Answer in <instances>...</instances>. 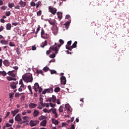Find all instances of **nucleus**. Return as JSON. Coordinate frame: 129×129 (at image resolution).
<instances>
[{"label":"nucleus","instance_id":"nucleus-1","mask_svg":"<svg viewBox=\"0 0 129 129\" xmlns=\"http://www.w3.org/2000/svg\"><path fill=\"white\" fill-rule=\"evenodd\" d=\"M57 43H55L54 45L51 46L49 48V49H50V50H52L53 51H55L54 53H52L49 55V57L50 58H55V57H56V54H58V51H59V50L58 49V48L57 47Z\"/></svg>","mask_w":129,"mask_h":129},{"label":"nucleus","instance_id":"nucleus-2","mask_svg":"<svg viewBox=\"0 0 129 129\" xmlns=\"http://www.w3.org/2000/svg\"><path fill=\"white\" fill-rule=\"evenodd\" d=\"M22 78L26 83L33 82V76L31 74L26 75L22 77Z\"/></svg>","mask_w":129,"mask_h":129},{"label":"nucleus","instance_id":"nucleus-3","mask_svg":"<svg viewBox=\"0 0 129 129\" xmlns=\"http://www.w3.org/2000/svg\"><path fill=\"white\" fill-rule=\"evenodd\" d=\"M15 119L16 121H18V123H20V124H22V123H24V122H26L25 121H23L22 119V118H21V116L20 115V114H18L15 116Z\"/></svg>","mask_w":129,"mask_h":129},{"label":"nucleus","instance_id":"nucleus-4","mask_svg":"<svg viewBox=\"0 0 129 129\" xmlns=\"http://www.w3.org/2000/svg\"><path fill=\"white\" fill-rule=\"evenodd\" d=\"M48 12H49V13H51L54 16L56 14V13H57V9L52 6H49L48 7Z\"/></svg>","mask_w":129,"mask_h":129},{"label":"nucleus","instance_id":"nucleus-5","mask_svg":"<svg viewBox=\"0 0 129 129\" xmlns=\"http://www.w3.org/2000/svg\"><path fill=\"white\" fill-rule=\"evenodd\" d=\"M38 123H39V121H38V120L34 121L33 120H31L29 122V125L32 127L33 126H36V125H37Z\"/></svg>","mask_w":129,"mask_h":129},{"label":"nucleus","instance_id":"nucleus-6","mask_svg":"<svg viewBox=\"0 0 129 129\" xmlns=\"http://www.w3.org/2000/svg\"><path fill=\"white\" fill-rule=\"evenodd\" d=\"M53 92V88H50L49 89H45L42 91V94H46V93H52Z\"/></svg>","mask_w":129,"mask_h":129},{"label":"nucleus","instance_id":"nucleus-7","mask_svg":"<svg viewBox=\"0 0 129 129\" xmlns=\"http://www.w3.org/2000/svg\"><path fill=\"white\" fill-rule=\"evenodd\" d=\"M68 45H66V48L68 50H70V51H72V48L70 46H71V44H72V41L70 40L67 42Z\"/></svg>","mask_w":129,"mask_h":129},{"label":"nucleus","instance_id":"nucleus-8","mask_svg":"<svg viewBox=\"0 0 129 129\" xmlns=\"http://www.w3.org/2000/svg\"><path fill=\"white\" fill-rule=\"evenodd\" d=\"M14 72H15V70L9 71L7 73V74L9 76H12L13 78H16V74L14 73Z\"/></svg>","mask_w":129,"mask_h":129},{"label":"nucleus","instance_id":"nucleus-9","mask_svg":"<svg viewBox=\"0 0 129 129\" xmlns=\"http://www.w3.org/2000/svg\"><path fill=\"white\" fill-rule=\"evenodd\" d=\"M60 81H61V84L65 85L66 84V82H67L66 77H65L64 76H62L60 78Z\"/></svg>","mask_w":129,"mask_h":129},{"label":"nucleus","instance_id":"nucleus-10","mask_svg":"<svg viewBox=\"0 0 129 129\" xmlns=\"http://www.w3.org/2000/svg\"><path fill=\"white\" fill-rule=\"evenodd\" d=\"M18 83V82H12V84L10 85L11 88H12V89H15V88H17V85Z\"/></svg>","mask_w":129,"mask_h":129},{"label":"nucleus","instance_id":"nucleus-11","mask_svg":"<svg viewBox=\"0 0 129 129\" xmlns=\"http://www.w3.org/2000/svg\"><path fill=\"white\" fill-rule=\"evenodd\" d=\"M52 32L54 35H57L58 33V28L57 27V25H55V26H54L52 28Z\"/></svg>","mask_w":129,"mask_h":129},{"label":"nucleus","instance_id":"nucleus-12","mask_svg":"<svg viewBox=\"0 0 129 129\" xmlns=\"http://www.w3.org/2000/svg\"><path fill=\"white\" fill-rule=\"evenodd\" d=\"M39 88H40V86H39V84L38 83H35L33 87V89H34V91L37 92Z\"/></svg>","mask_w":129,"mask_h":129},{"label":"nucleus","instance_id":"nucleus-13","mask_svg":"<svg viewBox=\"0 0 129 129\" xmlns=\"http://www.w3.org/2000/svg\"><path fill=\"white\" fill-rule=\"evenodd\" d=\"M38 105H37V104H35L34 103H30L29 105L28 106L29 107V108H35V107H37Z\"/></svg>","mask_w":129,"mask_h":129},{"label":"nucleus","instance_id":"nucleus-14","mask_svg":"<svg viewBox=\"0 0 129 129\" xmlns=\"http://www.w3.org/2000/svg\"><path fill=\"white\" fill-rule=\"evenodd\" d=\"M26 4L27 3L25 2H23L22 0H21L19 3V5L21 6V8H25V7H26Z\"/></svg>","mask_w":129,"mask_h":129},{"label":"nucleus","instance_id":"nucleus-15","mask_svg":"<svg viewBox=\"0 0 129 129\" xmlns=\"http://www.w3.org/2000/svg\"><path fill=\"white\" fill-rule=\"evenodd\" d=\"M6 30H7V31H11V30L12 29V24H11V23H8L6 24Z\"/></svg>","mask_w":129,"mask_h":129},{"label":"nucleus","instance_id":"nucleus-16","mask_svg":"<svg viewBox=\"0 0 129 129\" xmlns=\"http://www.w3.org/2000/svg\"><path fill=\"white\" fill-rule=\"evenodd\" d=\"M46 124H47V120L46 119L43 120L40 123V125H41V126H46Z\"/></svg>","mask_w":129,"mask_h":129},{"label":"nucleus","instance_id":"nucleus-17","mask_svg":"<svg viewBox=\"0 0 129 129\" xmlns=\"http://www.w3.org/2000/svg\"><path fill=\"white\" fill-rule=\"evenodd\" d=\"M51 121L53 124H55V125H57V124H59V121L58 120H56L55 119L52 118L51 119Z\"/></svg>","mask_w":129,"mask_h":129},{"label":"nucleus","instance_id":"nucleus-18","mask_svg":"<svg viewBox=\"0 0 129 129\" xmlns=\"http://www.w3.org/2000/svg\"><path fill=\"white\" fill-rule=\"evenodd\" d=\"M3 64H4L5 66H6V67H8V66H10V61L9 60L5 59L3 61Z\"/></svg>","mask_w":129,"mask_h":129},{"label":"nucleus","instance_id":"nucleus-19","mask_svg":"<svg viewBox=\"0 0 129 129\" xmlns=\"http://www.w3.org/2000/svg\"><path fill=\"white\" fill-rule=\"evenodd\" d=\"M19 111H20V109H16L14 110V111L12 110L11 111V113L13 114V116H15V115H16V114H17Z\"/></svg>","mask_w":129,"mask_h":129},{"label":"nucleus","instance_id":"nucleus-20","mask_svg":"<svg viewBox=\"0 0 129 129\" xmlns=\"http://www.w3.org/2000/svg\"><path fill=\"white\" fill-rule=\"evenodd\" d=\"M7 79L8 80V81H12L14 80V81H16L17 80V79L16 78H13L12 77H7Z\"/></svg>","mask_w":129,"mask_h":129},{"label":"nucleus","instance_id":"nucleus-21","mask_svg":"<svg viewBox=\"0 0 129 129\" xmlns=\"http://www.w3.org/2000/svg\"><path fill=\"white\" fill-rule=\"evenodd\" d=\"M69 122H70V120H68L67 122H62L61 123L62 125L60 127H63V126H66V125H68V124H69Z\"/></svg>","mask_w":129,"mask_h":129},{"label":"nucleus","instance_id":"nucleus-22","mask_svg":"<svg viewBox=\"0 0 129 129\" xmlns=\"http://www.w3.org/2000/svg\"><path fill=\"white\" fill-rule=\"evenodd\" d=\"M1 44H2L3 45H8L9 44V42L8 41L6 40H2L0 41Z\"/></svg>","mask_w":129,"mask_h":129},{"label":"nucleus","instance_id":"nucleus-23","mask_svg":"<svg viewBox=\"0 0 129 129\" xmlns=\"http://www.w3.org/2000/svg\"><path fill=\"white\" fill-rule=\"evenodd\" d=\"M39 113H40V112H38V110H34V112H33V116H34V117H36V116H37V115H38Z\"/></svg>","mask_w":129,"mask_h":129},{"label":"nucleus","instance_id":"nucleus-24","mask_svg":"<svg viewBox=\"0 0 129 129\" xmlns=\"http://www.w3.org/2000/svg\"><path fill=\"white\" fill-rule=\"evenodd\" d=\"M56 14L57 15L58 19H59V20H61V19H62V13L57 12Z\"/></svg>","mask_w":129,"mask_h":129},{"label":"nucleus","instance_id":"nucleus-25","mask_svg":"<svg viewBox=\"0 0 129 129\" xmlns=\"http://www.w3.org/2000/svg\"><path fill=\"white\" fill-rule=\"evenodd\" d=\"M49 98H51V101L52 102H55L56 100V96L55 95H52V97H50Z\"/></svg>","mask_w":129,"mask_h":129},{"label":"nucleus","instance_id":"nucleus-26","mask_svg":"<svg viewBox=\"0 0 129 129\" xmlns=\"http://www.w3.org/2000/svg\"><path fill=\"white\" fill-rule=\"evenodd\" d=\"M77 46V41H75V42L73 44V45L71 46V48L74 49V48H76Z\"/></svg>","mask_w":129,"mask_h":129},{"label":"nucleus","instance_id":"nucleus-27","mask_svg":"<svg viewBox=\"0 0 129 129\" xmlns=\"http://www.w3.org/2000/svg\"><path fill=\"white\" fill-rule=\"evenodd\" d=\"M65 109L68 110V111H70V105L69 104H66L64 106Z\"/></svg>","mask_w":129,"mask_h":129},{"label":"nucleus","instance_id":"nucleus-28","mask_svg":"<svg viewBox=\"0 0 129 129\" xmlns=\"http://www.w3.org/2000/svg\"><path fill=\"white\" fill-rule=\"evenodd\" d=\"M48 23L50 24V25H52L53 26V27H55V25L56 24L55 21H48Z\"/></svg>","mask_w":129,"mask_h":129},{"label":"nucleus","instance_id":"nucleus-29","mask_svg":"<svg viewBox=\"0 0 129 129\" xmlns=\"http://www.w3.org/2000/svg\"><path fill=\"white\" fill-rule=\"evenodd\" d=\"M2 75V76H7V73L5 71H0V76Z\"/></svg>","mask_w":129,"mask_h":129},{"label":"nucleus","instance_id":"nucleus-30","mask_svg":"<svg viewBox=\"0 0 129 129\" xmlns=\"http://www.w3.org/2000/svg\"><path fill=\"white\" fill-rule=\"evenodd\" d=\"M63 108H64V106H62V105L60 106V107L58 109V111L60 113L63 112Z\"/></svg>","mask_w":129,"mask_h":129},{"label":"nucleus","instance_id":"nucleus-31","mask_svg":"<svg viewBox=\"0 0 129 129\" xmlns=\"http://www.w3.org/2000/svg\"><path fill=\"white\" fill-rule=\"evenodd\" d=\"M45 107V105H44V104H41L39 103L38 106L37 107V108H38L39 109H42V108H43V107Z\"/></svg>","mask_w":129,"mask_h":129},{"label":"nucleus","instance_id":"nucleus-32","mask_svg":"<svg viewBox=\"0 0 129 129\" xmlns=\"http://www.w3.org/2000/svg\"><path fill=\"white\" fill-rule=\"evenodd\" d=\"M45 46H47V40H45L44 42H42L41 45V48H44Z\"/></svg>","mask_w":129,"mask_h":129},{"label":"nucleus","instance_id":"nucleus-33","mask_svg":"<svg viewBox=\"0 0 129 129\" xmlns=\"http://www.w3.org/2000/svg\"><path fill=\"white\" fill-rule=\"evenodd\" d=\"M41 5H42V2L39 1L38 2H37L36 4V9H38V8H39L40 6H41Z\"/></svg>","mask_w":129,"mask_h":129},{"label":"nucleus","instance_id":"nucleus-34","mask_svg":"<svg viewBox=\"0 0 129 129\" xmlns=\"http://www.w3.org/2000/svg\"><path fill=\"white\" fill-rule=\"evenodd\" d=\"M27 88H28L30 94L31 95H33V91H32V87H31V85H29L28 86Z\"/></svg>","mask_w":129,"mask_h":129},{"label":"nucleus","instance_id":"nucleus-35","mask_svg":"<svg viewBox=\"0 0 129 129\" xmlns=\"http://www.w3.org/2000/svg\"><path fill=\"white\" fill-rule=\"evenodd\" d=\"M14 6H15V4H14V3H9V4H8V7H9V8H10V9H12V8H14Z\"/></svg>","mask_w":129,"mask_h":129},{"label":"nucleus","instance_id":"nucleus-36","mask_svg":"<svg viewBox=\"0 0 129 129\" xmlns=\"http://www.w3.org/2000/svg\"><path fill=\"white\" fill-rule=\"evenodd\" d=\"M45 118H47L46 116L41 115L39 117V120H42V119H45Z\"/></svg>","mask_w":129,"mask_h":129},{"label":"nucleus","instance_id":"nucleus-37","mask_svg":"<svg viewBox=\"0 0 129 129\" xmlns=\"http://www.w3.org/2000/svg\"><path fill=\"white\" fill-rule=\"evenodd\" d=\"M69 25H70V22H66L64 24V26H66V29H68V27H69Z\"/></svg>","mask_w":129,"mask_h":129},{"label":"nucleus","instance_id":"nucleus-38","mask_svg":"<svg viewBox=\"0 0 129 129\" xmlns=\"http://www.w3.org/2000/svg\"><path fill=\"white\" fill-rule=\"evenodd\" d=\"M42 38L43 39H48V38H49V35L47 33H45Z\"/></svg>","mask_w":129,"mask_h":129},{"label":"nucleus","instance_id":"nucleus-39","mask_svg":"<svg viewBox=\"0 0 129 129\" xmlns=\"http://www.w3.org/2000/svg\"><path fill=\"white\" fill-rule=\"evenodd\" d=\"M44 35H45V31H44V29H42L41 32V38H43V37H44Z\"/></svg>","mask_w":129,"mask_h":129},{"label":"nucleus","instance_id":"nucleus-40","mask_svg":"<svg viewBox=\"0 0 129 129\" xmlns=\"http://www.w3.org/2000/svg\"><path fill=\"white\" fill-rule=\"evenodd\" d=\"M22 95H20V96H21L20 99L21 100H25V95H24L23 93H21Z\"/></svg>","mask_w":129,"mask_h":129},{"label":"nucleus","instance_id":"nucleus-41","mask_svg":"<svg viewBox=\"0 0 129 129\" xmlns=\"http://www.w3.org/2000/svg\"><path fill=\"white\" fill-rule=\"evenodd\" d=\"M14 94H15L14 93H9L10 98H11V99H13V98H14Z\"/></svg>","mask_w":129,"mask_h":129},{"label":"nucleus","instance_id":"nucleus-42","mask_svg":"<svg viewBox=\"0 0 129 129\" xmlns=\"http://www.w3.org/2000/svg\"><path fill=\"white\" fill-rule=\"evenodd\" d=\"M50 112L52 111V113H53V114H54L55 113H56L57 112H56V108H54V109H50Z\"/></svg>","mask_w":129,"mask_h":129},{"label":"nucleus","instance_id":"nucleus-43","mask_svg":"<svg viewBox=\"0 0 129 129\" xmlns=\"http://www.w3.org/2000/svg\"><path fill=\"white\" fill-rule=\"evenodd\" d=\"M8 9V6H2L1 7V10H2L3 11H5V10H7Z\"/></svg>","mask_w":129,"mask_h":129},{"label":"nucleus","instance_id":"nucleus-44","mask_svg":"<svg viewBox=\"0 0 129 129\" xmlns=\"http://www.w3.org/2000/svg\"><path fill=\"white\" fill-rule=\"evenodd\" d=\"M42 15V11L39 10L38 12H37V16L38 17H40Z\"/></svg>","mask_w":129,"mask_h":129},{"label":"nucleus","instance_id":"nucleus-45","mask_svg":"<svg viewBox=\"0 0 129 129\" xmlns=\"http://www.w3.org/2000/svg\"><path fill=\"white\" fill-rule=\"evenodd\" d=\"M37 74H43V71L42 70H36Z\"/></svg>","mask_w":129,"mask_h":129},{"label":"nucleus","instance_id":"nucleus-46","mask_svg":"<svg viewBox=\"0 0 129 129\" xmlns=\"http://www.w3.org/2000/svg\"><path fill=\"white\" fill-rule=\"evenodd\" d=\"M50 72L51 74H56L57 73V72L54 70H50Z\"/></svg>","mask_w":129,"mask_h":129},{"label":"nucleus","instance_id":"nucleus-47","mask_svg":"<svg viewBox=\"0 0 129 129\" xmlns=\"http://www.w3.org/2000/svg\"><path fill=\"white\" fill-rule=\"evenodd\" d=\"M43 71H45V72H47V71H49V68L48 67H45L43 69Z\"/></svg>","mask_w":129,"mask_h":129},{"label":"nucleus","instance_id":"nucleus-48","mask_svg":"<svg viewBox=\"0 0 129 129\" xmlns=\"http://www.w3.org/2000/svg\"><path fill=\"white\" fill-rule=\"evenodd\" d=\"M5 14L6 17H10L11 16V12L10 11H7Z\"/></svg>","mask_w":129,"mask_h":129},{"label":"nucleus","instance_id":"nucleus-49","mask_svg":"<svg viewBox=\"0 0 129 129\" xmlns=\"http://www.w3.org/2000/svg\"><path fill=\"white\" fill-rule=\"evenodd\" d=\"M9 46H10V47H15L16 45H15V44L14 43V42H10L9 43Z\"/></svg>","mask_w":129,"mask_h":129},{"label":"nucleus","instance_id":"nucleus-50","mask_svg":"<svg viewBox=\"0 0 129 129\" xmlns=\"http://www.w3.org/2000/svg\"><path fill=\"white\" fill-rule=\"evenodd\" d=\"M39 101L40 104H44V103H43V98H42L41 97L39 98Z\"/></svg>","mask_w":129,"mask_h":129},{"label":"nucleus","instance_id":"nucleus-51","mask_svg":"<svg viewBox=\"0 0 129 129\" xmlns=\"http://www.w3.org/2000/svg\"><path fill=\"white\" fill-rule=\"evenodd\" d=\"M60 91V88L59 87H56L54 89V92H59Z\"/></svg>","mask_w":129,"mask_h":129},{"label":"nucleus","instance_id":"nucleus-52","mask_svg":"<svg viewBox=\"0 0 129 129\" xmlns=\"http://www.w3.org/2000/svg\"><path fill=\"white\" fill-rule=\"evenodd\" d=\"M43 111L44 112H45V113H50V110H49H49H48V109H43Z\"/></svg>","mask_w":129,"mask_h":129},{"label":"nucleus","instance_id":"nucleus-53","mask_svg":"<svg viewBox=\"0 0 129 129\" xmlns=\"http://www.w3.org/2000/svg\"><path fill=\"white\" fill-rule=\"evenodd\" d=\"M30 6L31 7H36V3H35L34 2H31L30 3Z\"/></svg>","mask_w":129,"mask_h":129},{"label":"nucleus","instance_id":"nucleus-54","mask_svg":"<svg viewBox=\"0 0 129 129\" xmlns=\"http://www.w3.org/2000/svg\"><path fill=\"white\" fill-rule=\"evenodd\" d=\"M41 29V27L40 26H39L37 28V30H36V32H35V35H37L38 34V32H39V31H40Z\"/></svg>","mask_w":129,"mask_h":129},{"label":"nucleus","instance_id":"nucleus-55","mask_svg":"<svg viewBox=\"0 0 129 129\" xmlns=\"http://www.w3.org/2000/svg\"><path fill=\"white\" fill-rule=\"evenodd\" d=\"M22 95V93L20 94L19 93H16L15 94V97H19V96H21Z\"/></svg>","mask_w":129,"mask_h":129},{"label":"nucleus","instance_id":"nucleus-56","mask_svg":"<svg viewBox=\"0 0 129 129\" xmlns=\"http://www.w3.org/2000/svg\"><path fill=\"white\" fill-rule=\"evenodd\" d=\"M36 49L37 47H36V45H33L32 46L31 50H32V51H35V50H36Z\"/></svg>","mask_w":129,"mask_h":129},{"label":"nucleus","instance_id":"nucleus-57","mask_svg":"<svg viewBox=\"0 0 129 129\" xmlns=\"http://www.w3.org/2000/svg\"><path fill=\"white\" fill-rule=\"evenodd\" d=\"M59 42L61 45H63V44H64V41L62 39H59Z\"/></svg>","mask_w":129,"mask_h":129},{"label":"nucleus","instance_id":"nucleus-58","mask_svg":"<svg viewBox=\"0 0 129 129\" xmlns=\"http://www.w3.org/2000/svg\"><path fill=\"white\" fill-rule=\"evenodd\" d=\"M6 127H10V126H12V124H11L9 123H7L6 124Z\"/></svg>","mask_w":129,"mask_h":129},{"label":"nucleus","instance_id":"nucleus-59","mask_svg":"<svg viewBox=\"0 0 129 129\" xmlns=\"http://www.w3.org/2000/svg\"><path fill=\"white\" fill-rule=\"evenodd\" d=\"M49 105H50V106H51V107H54V106H56V104H53L52 103H50Z\"/></svg>","mask_w":129,"mask_h":129},{"label":"nucleus","instance_id":"nucleus-60","mask_svg":"<svg viewBox=\"0 0 129 129\" xmlns=\"http://www.w3.org/2000/svg\"><path fill=\"white\" fill-rule=\"evenodd\" d=\"M44 105H45V106H46V107H49V105H50V103H44Z\"/></svg>","mask_w":129,"mask_h":129},{"label":"nucleus","instance_id":"nucleus-61","mask_svg":"<svg viewBox=\"0 0 129 129\" xmlns=\"http://www.w3.org/2000/svg\"><path fill=\"white\" fill-rule=\"evenodd\" d=\"M22 118L24 120H27L28 119V118H29V117L28 116H23L22 117Z\"/></svg>","mask_w":129,"mask_h":129},{"label":"nucleus","instance_id":"nucleus-62","mask_svg":"<svg viewBox=\"0 0 129 129\" xmlns=\"http://www.w3.org/2000/svg\"><path fill=\"white\" fill-rule=\"evenodd\" d=\"M5 27L3 26H2L1 27H0V32H3V30H4Z\"/></svg>","mask_w":129,"mask_h":129},{"label":"nucleus","instance_id":"nucleus-63","mask_svg":"<svg viewBox=\"0 0 129 129\" xmlns=\"http://www.w3.org/2000/svg\"><path fill=\"white\" fill-rule=\"evenodd\" d=\"M51 53V50L49 49L48 50H47L46 52V55H49Z\"/></svg>","mask_w":129,"mask_h":129},{"label":"nucleus","instance_id":"nucleus-64","mask_svg":"<svg viewBox=\"0 0 129 129\" xmlns=\"http://www.w3.org/2000/svg\"><path fill=\"white\" fill-rule=\"evenodd\" d=\"M20 87H21V88H23V89H25V86L24 85V84H22V85H21Z\"/></svg>","mask_w":129,"mask_h":129}]
</instances>
